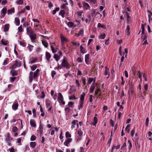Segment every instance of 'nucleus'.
Instances as JSON below:
<instances>
[{"label": "nucleus", "instance_id": "nucleus-23", "mask_svg": "<svg viewBox=\"0 0 152 152\" xmlns=\"http://www.w3.org/2000/svg\"><path fill=\"white\" fill-rule=\"evenodd\" d=\"M36 145V143L35 142H31L30 143V146L32 148H35Z\"/></svg>", "mask_w": 152, "mask_h": 152}, {"label": "nucleus", "instance_id": "nucleus-1", "mask_svg": "<svg viewBox=\"0 0 152 152\" xmlns=\"http://www.w3.org/2000/svg\"><path fill=\"white\" fill-rule=\"evenodd\" d=\"M40 70L39 69H37L34 72L31 71L29 73V82L31 83L33 79H36L39 75V73Z\"/></svg>", "mask_w": 152, "mask_h": 152}, {"label": "nucleus", "instance_id": "nucleus-4", "mask_svg": "<svg viewBox=\"0 0 152 152\" xmlns=\"http://www.w3.org/2000/svg\"><path fill=\"white\" fill-rule=\"evenodd\" d=\"M28 36L32 42H35L36 39H37V34H36L34 33Z\"/></svg>", "mask_w": 152, "mask_h": 152}, {"label": "nucleus", "instance_id": "nucleus-36", "mask_svg": "<svg viewBox=\"0 0 152 152\" xmlns=\"http://www.w3.org/2000/svg\"><path fill=\"white\" fill-rule=\"evenodd\" d=\"M9 60V59L8 58H6L4 61L2 65L3 66H5L7 64L8 61Z\"/></svg>", "mask_w": 152, "mask_h": 152}, {"label": "nucleus", "instance_id": "nucleus-42", "mask_svg": "<svg viewBox=\"0 0 152 152\" xmlns=\"http://www.w3.org/2000/svg\"><path fill=\"white\" fill-rule=\"evenodd\" d=\"M149 122V118L148 117H147L146 118V121H145V126H146V127H148V126Z\"/></svg>", "mask_w": 152, "mask_h": 152}, {"label": "nucleus", "instance_id": "nucleus-38", "mask_svg": "<svg viewBox=\"0 0 152 152\" xmlns=\"http://www.w3.org/2000/svg\"><path fill=\"white\" fill-rule=\"evenodd\" d=\"M34 46L32 45H31L30 44H28V49L29 51L31 52L33 50V48Z\"/></svg>", "mask_w": 152, "mask_h": 152}, {"label": "nucleus", "instance_id": "nucleus-12", "mask_svg": "<svg viewBox=\"0 0 152 152\" xmlns=\"http://www.w3.org/2000/svg\"><path fill=\"white\" fill-rule=\"evenodd\" d=\"M78 122V121L77 120H74L72 123V126L71 128L72 129L75 128L76 124V123Z\"/></svg>", "mask_w": 152, "mask_h": 152}, {"label": "nucleus", "instance_id": "nucleus-37", "mask_svg": "<svg viewBox=\"0 0 152 152\" xmlns=\"http://www.w3.org/2000/svg\"><path fill=\"white\" fill-rule=\"evenodd\" d=\"M18 32L20 33H21L23 31V30L21 26H20L18 28Z\"/></svg>", "mask_w": 152, "mask_h": 152}, {"label": "nucleus", "instance_id": "nucleus-16", "mask_svg": "<svg viewBox=\"0 0 152 152\" xmlns=\"http://www.w3.org/2000/svg\"><path fill=\"white\" fill-rule=\"evenodd\" d=\"M10 27V24H7L4 26V31L5 32L7 31L9 29Z\"/></svg>", "mask_w": 152, "mask_h": 152}, {"label": "nucleus", "instance_id": "nucleus-7", "mask_svg": "<svg viewBox=\"0 0 152 152\" xmlns=\"http://www.w3.org/2000/svg\"><path fill=\"white\" fill-rule=\"evenodd\" d=\"M51 55L48 52H46L45 53V57L47 61L49 62L50 61V58L51 57Z\"/></svg>", "mask_w": 152, "mask_h": 152}, {"label": "nucleus", "instance_id": "nucleus-8", "mask_svg": "<svg viewBox=\"0 0 152 152\" xmlns=\"http://www.w3.org/2000/svg\"><path fill=\"white\" fill-rule=\"evenodd\" d=\"M30 124L32 127L35 128L36 127V124L35 121L34 119H31L30 120Z\"/></svg>", "mask_w": 152, "mask_h": 152}, {"label": "nucleus", "instance_id": "nucleus-58", "mask_svg": "<svg viewBox=\"0 0 152 152\" xmlns=\"http://www.w3.org/2000/svg\"><path fill=\"white\" fill-rule=\"evenodd\" d=\"M54 91L53 90H51V96L53 97L54 98L55 96H56L54 94Z\"/></svg>", "mask_w": 152, "mask_h": 152}, {"label": "nucleus", "instance_id": "nucleus-9", "mask_svg": "<svg viewBox=\"0 0 152 152\" xmlns=\"http://www.w3.org/2000/svg\"><path fill=\"white\" fill-rule=\"evenodd\" d=\"M104 74L105 75H108L107 77V78L108 79L110 77V72L109 70L108 69L106 66L105 67V70L104 71Z\"/></svg>", "mask_w": 152, "mask_h": 152}, {"label": "nucleus", "instance_id": "nucleus-33", "mask_svg": "<svg viewBox=\"0 0 152 152\" xmlns=\"http://www.w3.org/2000/svg\"><path fill=\"white\" fill-rule=\"evenodd\" d=\"M37 58H34L32 57L30 59V62L31 63H33L35 62L37 60Z\"/></svg>", "mask_w": 152, "mask_h": 152}, {"label": "nucleus", "instance_id": "nucleus-22", "mask_svg": "<svg viewBox=\"0 0 152 152\" xmlns=\"http://www.w3.org/2000/svg\"><path fill=\"white\" fill-rule=\"evenodd\" d=\"M53 58L55 59L56 61H58L60 58V57L57 55L55 54L54 55Z\"/></svg>", "mask_w": 152, "mask_h": 152}, {"label": "nucleus", "instance_id": "nucleus-25", "mask_svg": "<svg viewBox=\"0 0 152 152\" xmlns=\"http://www.w3.org/2000/svg\"><path fill=\"white\" fill-rule=\"evenodd\" d=\"M106 36L105 34L103 33L100 35L99 36V39H104Z\"/></svg>", "mask_w": 152, "mask_h": 152}, {"label": "nucleus", "instance_id": "nucleus-14", "mask_svg": "<svg viewBox=\"0 0 152 152\" xmlns=\"http://www.w3.org/2000/svg\"><path fill=\"white\" fill-rule=\"evenodd\" d=\"M61 40L62 42H65L68 41L67 39H66L62 34L60 35Z\"/></svg>", "mask_w": 152, "mask_h": 152}, {"label": "nucleus", "instance_id": "nucleus-60", "mask_svg": "<svg viewBox=\"0 0 152 152\" xmlns=\"http://www.w3.org/2000/svg\"><path fill=\"white\" fill-rule=\"evenodd\" d=\"M135 133V130L134 129H133L131 132V136L133 137Z\"/></svg>", "mask_w": 152, "mask_h": 152}, {"label": "nucleus", "instance_id": "nucleus-6", "mask_svg": "<svg viewBox=\"0 0 152 152\" xmlns=\"http://www.w3.org/2000/svg\"><path fill=\"white\" fill-rule=\"evenodd\" d=\"M72 139L71 138H66V140L65 142H64V145L68 146V144L72 142Z\"/></svg>", "mask_w": 152, "mask_h": 152}, {"label": "nucleus", "instance_id": "nucleus-63", "mask_svg": "<svg viewBox=\"0 0 152 152\" xmlns=\"http://www.w3.org/2000/svg\"><path fill=\"white\" fill-rule=\"evenodd\" d=\"M92 97L93 96L92 95H90L89 98V101L90 102H92L93 101Z\"/></svg>", "mask_w": 152, "mask_h": 152}, {"label": "nucleus", "instance_id": "nucleus-34", "mask_svg": "<svg viewBox=\"0 0 152 152\" xmlns=\"http://www.w3.org/2000/svg\"><path fill=\"white\" fill-rule=\"evenodd\" d=\"M94 80V78L90 77L89 78L88 80V82L87 83V84H90Z\"/></svg>", "mask_w": 152, "mask_h": 152}, {"label": "nucleus", "instance_id": "nucleus-62", "mask_svg": "<svg viewBox=\"0 0 152 152\" xmlns=\"http://www.w3.org/2000/svg\"><path fill=\"white\" fill-rule=\"evenodd\" d=\"M77 61L79 63H81L82 62L81 58L80 57L78 58L77 59Z\"/></svg>", "mask_w": 152, "mask_h": 152}, {"label": "nucleus", "instance_id": "nucleus-44", "mask_svg": "<svg viewBox=\"0 0 152 152\" xmlns=\"http://www.w3.org/2000/svg\"><path fill=\"white\" fill-rule=\"evenodd\" d=\"M83 102H80V105L78 106V109L79 110H80L81 108H82L83 107Z\"/></svg>", "mask_w": 152, "mask_h": 152}, {"label": "nucleus", "instance_id": "nucleus-24", "mask_svg": "<svg viewBox=\"0 0 152 152\" xmlns=\"http://www.w3.org/2000/svg\"><path fill=\"white\" fill-rule=\"evenodd\" d=\"M129 30H130V27H129V25H128L127 26L126 28V31L128 36H129L130 35V34Z\"/></svg>", "mask_w": 152, "mask_h": 152}, {"label": "nucleus", "instance_id": "nucleus-32", "mask_svg": "<svg viewBox=\"0 0 152 152\" xmlns=\"http://www.w3.org/2000/svg\"><path fill=\"white\" fill-rule=\"evenodd\" d=\"M12 75L13 77L17 75V74L16 72L14 70H11L10 72Z\"/></svg>", "mask_w": 152, "mask_h": 152}, {"label": "nucleus", "instance_id": "nucleus-56", "mask_svg": "<svg viewBox=\"0 0 152 152\" xmlns=\"http://www.w3.org/2000/svg\"><path fill=\"white\" fill-rule=\"evenodd\" d=\"M46 106L47 107L49 108L48 110H50L51 109V107L50 106V103H47L46 104Z\"/></svg>", "mask_w": 152, "mask_h": 152}, {"label": "nucleus", "instance_id": "nucleus-41", "mask_svg": "<svg viewBox=\"0 0 152 152\" xmlns=\"http://www.w3.org/2000/svg\"><path fill=\"white\" fill-rule=\"evenodd\" d=\"M141 38L142 40L144 41L147 40V37L145 34L144 35L141 36Z\"/></svg>", "mask_w": 152, "mask_h": 152}, {"label": "nucleus", "instance_id": "nucleus-50", "mask_svg": "<svg viewBox=\"0 0 152 152\" xmlns=\"http://www.w3.org/2000/svg\"><path fill=\"white\" fill-rule=\"evenodd\" d=\"M18 128L16 126H14L12 128V131L14 132H15L17 131Z\"/></svg>", "mask_w": 152, "mask_h": 152}, {"label": "nucleus", "instance_id": "nucleus-11", "mask_svg": "<svg viewBox=\"0 0 152 152\" xmlns=\"http://www.w3.org/2000/svg\"><path fill=\"white\" fill-rule=\"evenodd\" d=\"M15 22L16 26H18L20 24V21L18 18L16 17L15 19Z\"/></svg>", "mask_w": 152, "mask_h": 152}, {"label": "nucleus", "instance_id": "nucleus-52", "mask_svg": "<svg viewBox=\"0 0 152 152\" xmlns=\"http://www.w3.org/2000/svg\"><path fill=\"white\" fill-rule=\"evenodd\" d=\"M128 142L129 143V150H131V148L132 147V143H131V141L130 140H128Z\"/></svg>", "mask_w": 152, "mask_h": 152}, {"label": "nucleus", "instance_id": "nucleus-21", "mask_svg": "<svg viewBox=\"0 0 152 152\" xmlns=\"http://www.w3.org/2000/svg\"><path fill=\"white\" fill-rule=\"evenodd\" d=\"M80 51L81 53L84 54L86 53V50L83 47L82 45L80 46Z\"/></svg>", "mask_w": 152, "mask_h": 152}, {"label": "nucleus", "instance_id": "nucleus-40", "mask_svg": "<svg viewBox=\"0 0 152 152\" xmlns=\"http://www.w3.org/2000/svg\"><path fill=\"white\" fill-rule=\"evenodd\" d=\"M16 3L18 5H22L23 3V0H17Z\"/></svg>", "mask_w": 152, "mask_h": 152}, {"label": "nucleus", "instance_id": "nucleus-47", "mask_svg": "<svg viewBox=\"0 0 152 152\" xmlns=\"http://www.w3.org/2000/svg\"><path fill=\"white\" fill-rule=\"evenodd\" d=\"M32 112L33 114V117H36V110L35 109H33L32 110Z\"/></svg>", "mask_w": 152, "mask_h": 152}, {"label": "nucleus", "instance_id": "nucleus-61", "mask_svg": "<svg viewBox=\"0 0 152 152\" xmlns=\"http://www.w3.org/2000/svg\"><path fill=\"white\" fill-rule=\"evenodd\" d=\"M73 103L71 102H69L68 103V106L70 107H72Z\"/></svg>", "mask_w": 152, "mask_h": 152}, {"label": "nucleus", "instance_id": "nucleus-55", "mask_svg": "<svg viewBox=\"0 0 152 152\" xmlns=\"http://www.w3.org/2000/svg\"><path fill=\"white\" fill-rule=\"evenodd\" d=\"M56 74V72L55 71H52L51 76L53 78H54V76Z\"/></svg>", "mask_w": 152, "mask_h": 152}, {"label": "nucleus", "instance_id": "nucleus-51", "mask_svg": "<svg viewBox=\"0 0 152 152\" xmlns=\"http://www.w3.org/2000/svg\"><path fill=\"white\" fill-rule=\"evenodd\" d=\"M74 24V23L72 22H69L68 25L69 27L71 28L73 26Z\"/></svg>", "mask_w": 152, "mask_h": 152}, {"label": "nucleus", "instance_id": "nucleus-46", "mask_svg": "<svg viewBox=\"0 0 152 152\" xmlns=\"http://www.w3.org/2000/svg\"><path fill=\"white\" fill-rule=\"evenodd\" d=\"M51 48L52 52L53 53H55L57 51V50L56 49H55L53 48V46L52 45H51Z\"/></svg>", "mask_w": 152, "mask_h": 152}, {"label": "nucleus", "instance_id": "nucleus-19", "mask_svg": "<svg viewBox=\"0 0 152 152\" xmlns=\"http://www.w3.org/2000/svg\"><path fill=\"white\" fill-rule=\"evenodd\" d=\"M65 12L64 10H61L60 11L59 14V15L61 16L62 18H64V14Z\"/></svg>", "mask_w": 152, "mask_h": 152}, {"label": "nucleus", "instance_id": "nucleus-29", "mask_svg": "<svg viewBox=\"0 0 152 152\" xmlns=\"http://www.w3.org/2000/svg\"><path fill=\"white\" fill-rule=\"evenodd\" d=\"M85 95V94L84 93H83V94L81 95L80 102H83V100H84Z\"/></svg>", "mask_w": 152, "mask_h": 152}, {"label": "nucleus", "instance_id": "nucleus-64", "mask_svg": "<svg viewBox=\"0 0 152 152\" xmlns=\"http://www.w3.org/2000/svg\"><path fill=\"white\" fill-rule=\"evenodd\" d=\"M82 81L83 85H85L86 84V79L85 78L82 79Z\"/></svg>", "mask_w": 152, "mask_h": 152}, {"label": "nucleus", "instance_id": "nucleus-49", "mask_svg": "<svg viewBox=\"0 0 152 152\" xmlns=\"http://www.w3.org/2000/svg\"><path fill=\"white\" fill-rule=\"evenodd\" d=\"M1 44L4 45H6L7 44V41H4L3 39L1 40Z\"/></svg>", "mask_w": 152, "mask_h": 152}, {"label": "nucleus", "instance_id": "nucleus-20", "mask_svg": "<svg viewBox=\"0 0 152 152\" xmlns=\"http://www.w3.org/2000/svg\"><path fill=\"white\" fill-rule=\"evenodd\" d=\"M95 88V86L93 84H92L90 88V92L92 94L93 93L94 90Z\"/></svg>", "mask_w": 152, "mask_h": 152}, {"label": "nucleus", "instance_id": "nucleus-27", "mask_svg": "<svg viewBox=\"0 0 152 152\" xmlns=\"http://www.w3.org/2000/svg\"><path fill=\"white\" fill-rule=\"evenodd\" d=\"M7 12V10L6 8H4L1 10L2 13L3 14V16H4Z\"/></svg>", "mask_w": 152, "mask_h": 152}, {"label": "nucleus", "instance_id": "nucleus-45", "mask_svg": "<svg viewBox=\"0 0 152 152\" xmlns=\"http://www.w3.org/2000/svg\"><path fill=\"white\" fill-rule=\"evenodd\" d=\"M84 33V31L83 29H81L78 32V35H82L83 36Z\"/></svg>", "mask_w": 152, "mask_h": 152}, {"label": "nucleus", "instance_id": "nucleus-10", "mask_svg": "<svg viewBox=\"0 0 152 152\" xmlns=\"http://www.w3.org/2000/svg\"><path fill=\"white\" fill-rule=\"evenodd\" d=\"M83 7L86 10L89 9L90 8V7L89 5V4L87 3L83 2Z\"/></svg>", "mask_w": 152, "mask_h": 152}, {"label": "nucleus", "instance_id": "nucleus-48", "mask_svg": "<svg viewBox=\"0 0 152 152\" xmlns=\"http://www.w3.org/2000/svg\"><path fill=\"white\" fill-rule=\"evenodd\" d=\"M36 139V137L34 135H32L30 138V140L32 141L35 140Z\"/></svg>", "mask_w": 152, "mask_h": 152}, {"label": "nucleus", "instance_id": "nucleus-28", "mask_svg": "<svg viewBox=\"0 0 152 152\" xmlns=\"http://www.w3.org/2000/svg\"><path fill=\"white\" fill-rule=\"evenodd\" d=\"M31 69L32 71H34L37 68V65L36 64H34L32 66H30Z\"/></svg>", "mask_w": 152, "mask_h": 152}, {"label": "nucleus", "instance_id": "nucleus-26", "mask_svg": "<svg viewBox=\"0 0 152 152\" xmlns=\"http://www.w3.org/2000/svg\"><path fill=\"white\" fill-rule=\"evenodd\" d=\"M15 65L16 67H20L21 65V62L20 61H15Z\"/></svg>", "mask_w": 152, "mask_h": 152}, {"label": "nucleus", "instance_id": "nucleus-17", "mask_svg": "<svg viewBox=\"0 0 152 152\" xmlns=\"http://www.w3.org/2000/svg\"><path fill=\"white\" fill-rule=\"evenodd\" d=\"M98 120L96 117L94 116V122L92 124V125L94 126H96Z\"/></svg>", "mask_w": 152, "mask_h": 152}, {"label": "nucleus", "instance_id": "nucleus-31", "mask_svg": "<svg viewBox=\"0 0 152 152\" xmlns=\"http://www.w3.org/2000/svg\"><path fill=\"white\" fill-rule=\"evenodd\" d=\"M65 136L66 138H71V135L70 134L69 132L67 131L65 133Z\"/></svg>", "mask_w": 152, "mask_h": 152}, {"label": "nucleus", "instance_id": "nucleus-57", "mask_svg": "<svg viewBox=\"0 0 152 152\" xmlns=\"http://www.w3.org/2000/svg\"><path fill=\"white\" fill-rule=\"evenodd\" d=\"M65 110L67 113H69L71 110L68 107H66Z\"/></svg>", "mask_w": 152, "mask_h": 152}, {"label": "nucleus", "instance_id": "nucleus-18", "mask_svg": "<svg viewBox=\"0 0 152 152\" xmlns=\"http://www.w3.org/2000/svg\"><path fill=\"white\" fill-rule=\"evenodd\" d=\"M15 12V9L14 8H11L10 10H9L7 11V13L8 14H11L12 13Z\"/></svg>", "mask_w": 152, "mask_h": 152}, {"label": "nucleus", "instance_id": "nucleus-5", "mask_svg": "<svg viewBox=\"0 0 152 152\" xmlns=\"http://www.w3.org/2000/svg\"><path fill=\"white\" fill-rule=\"evenodd\" d=\"M58 98L59 101L61 102L60 103H61L63 105H64L65 104V103L63 101V97L61 93H59L58 94Z\"/></svg>", "mask_w": 152, "mask_h": 152}, {"label": "nucleus", "instance_id": "nucleus-2", "mask_svg": "<svg viewBox=\"0 0 152 152\" xmlns=\"http://www.w3.org/2000/svg\"><path fill=\"white\" fill-rule=\"evenodd\" d=\"M61 66L62 67H64L67 69H69L70 68L71 65L69 64L67 61L64 58L62 60Z\"/></svg>", "mask_w": 152, "mask_h": 152}, {"label": "nucleus", "instance_id": "nucleus-39", "mask_svg": "<svg viewBox=\"0 0 152 152\" xmlns=\"http://www.w3.org/2000/svg\"><path fill=\"white\" fill-rule=\"evenodd\" d=\"M83 133V132L80 129H78L77 130V134L80 137L81 136Z\"/></svg>", "mask_w": 152, "mask_h": 152}, {"label": "nucleus", "instance_id": "nucleus-15", "mask_svg": "<svg viewBox=\"0 0 152 152\" xmlns=\"http://www.w3.org/2000/svg\"><path fill=\"white\" fill-rule=\"evenodd\" d=\"M18 104V103H14L12 105V108L14 110H16L17 109Z\"/></svg>", "mask_w": 152, "mask_h": 152}, {"label": "nucleus", "instance_id": "nucleus-53", "mask_svg": "<svg viewBox=\"0 0 152 152\" xmlns=\"http://www.w3.org/2000/svg\"><path fill=\"white\" fill-rule=\"evenodd\" d=\"M29 25V24L27 21L23 23V26L25 27L28 26Z\"/></svg>", "mask_w": 152, "mask_h": 152}, {"label": "nucleus", "instance_id": "nucleus-43", "mask_svg": "<svg viewBox=\"0 0 152 152\" xmlns=\"http://www.w3.org/2000/svg\"><path fill=\"white\" fill-rule=\"evenodd\" d=\"M20 45L23 47H25L26 46V43L22 41H20L19 42Z\"/></svg>", "mask_w": 152, "mask_h": 152}, {"label": "nucleus", "instance_id": "nucleus-30", "mask_svg": "<svg viewBox=\"0 0 152 152\" xmlns=\"http://www.w3.org/2000/svg\"><path fill=\"white\" fill-rule=\"evenodd\" d=\"M97 27L98 28L101 27L103 28H105L106 26H105L103 24H102L100 23H99L97 25Z\"/></svg>", "mask_w": 152, "mask_h": 152}, {"label": "nucleus", "instance_id": "nucleus-35", "mask_svg": "<svg viewBox=\"0 0 152 152\" xmlns=\"http://www.w3.org/2000/svg\"><path fill=\"white\" fill-rule=\"evenodd\" d=\"M42 43L43 45L45 47L47 48L48 47V43L45 40L42 41Z\"/></svg>", "mask_w": 152, "mask_h": 152}, {"label": "nucleus", "instance_id": "nucleus-54", "mask_svg": "<svg viewBox=\"0 0 152 152\" xmlns=\"http://www.w3.org/2000/svg\"><path fill=\"white\" fill-rule=\"evenodd\" d=\"M40 132L41 134L43 132V128L42 127V126L41 125H40L39 127Z\"/></svg>", "mask_w": 152, "mask_h": 152}, {"label": "nucleus", "instance_id": "nucleus-13", "mask_svg": "<svg viewBox=\"0 0 152 152\" xmlns=\"http://www.w3.org/2000/svg\"><path fill=\"white\" fill-rule=\"evenodd\" d=\"M89 54H87L86 55L85 57V61L86 63L87 64H88L89 63Z\"/></svg>", "mask_w": 152, "mask_h": 152}, {"label": "nucleus", "instance_id": "nucleus-3", "mask_svg": "<svg viewBox=\"0 0 152 152\" xmlns=\"http://www.w3.org/2000/svg\"><path fill=\"white\" fill-rule=\"evenodd\" d=\"M26 34L28 35L34 33V31L31 26H28L26 28Z\"/></svg>", "mask_w": 152, "mask_h": 152}, {"label": "nucleus", "instance_id": "nucleus-59", "mask_svg": "<svg viewBox=\"0 0 152 152\" xmlns=\"http://www.w3.org/2000/svg\"><path fill=\"white\" fill-rule=\"evenodd\" d=\"M110 124L112 126H113L114 124V122L111 119L110 120Z\"/></svg>", "mask_w": 152, "mask_h": 152}]
</instances>
